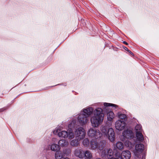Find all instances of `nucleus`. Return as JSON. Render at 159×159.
Instances as JSON below:
<instances>
[{"instance_id":"9","label":"nucleus","mask_w":159,"mask_h":159,"mask_svg":"<svg viewBox=\"0 0 159 159\" xmlns=\"http://www.w3.org/2000/svg\"><path fill=\"white\" fill-rule=\"evenodd\" d=\"M78 121L80 124L79 125L83 126L85 124L88 120V118L83 114H80L78 118Z\"/></svg>"},{"instance_id":"8","label":"nucleus","mask_w":159,"mask_h":159,"mask_svg":"<svg viewBox=\"0 0 159 159\" xmlns=\"http://www.w3.org/2000/svg\"><path fill=\"white\" fill-rule=\"evenodd\" d=\"M68 149H65L62 152L59 151L56 152L55 154V157L56 159H61L64 156H67L69 153Z\"/></svg>"},{"instance_id":"7","label":"nucleus","mask_w":159,"mask_h":159,"mask_svg":"<svg viewBox=\"0 0 159 159\" xmlns=\"http://www.w3.org/2000/svg\"><path fill=\"white\" fill-rule=\"evenodd\" d=\"M144 149V146L143 144H136L135 147V149L134 151V153L135 156L138 158L139 157L140 154L141 153Z\"/></svg>"},{"instance_id":"20","label":"nucleus","mask_w":159,"mask_h":159,"mask_svg":"<svg viewBox=\"0 0 159 159\" xmlns=\"http://www.w3.org/2000/svg\"><path fill=\"white\" fill-rule=\"evenodd\" d=\"M136 136L138 141L140 142H143V141L144 139L142 132L136 133Z\"/></svg>"},{"instance_id":"29","label":"nucleus","mask_w":159,"mask_h":159,"mask_svg":"<svg viewBox=\"0 0 159 159\" xmlns=\"http://www.w3.org/2000/svg\"><path fill=\"white\" fill-rule=\"evenodd\" d=\"M127 51L131 54L133 55V53L130 51L128 50Z\"/></svg>"},{"instance_id":"28","label":"nucleus","mask_w":159,"mask_h":159,"mask_svg":"<svg viewBox=\"0 0 159 159\" xmlns=\"http://www.w3.org/2000/svg\"><path fill=\"white\" fill-rule=\"evenodd\" d=\"M119 118L122 119H125L126 117V115L123 114H120L118 115Z\"/></svg>"},{"instance_id":"21","label":"nucleus","mask_w":159,"mask_h":159,"mask_svg":"<svg viewBox=\"0 0 159 159\" xmlns=\"http://www.w3.org/2000/svg\"><path fill=\"white\" fill-rule=\"evenodd\" d=\"M59 145L62 147H65L68 145V144L67 141L65 139H61L58 142Z\"/></svg>"},{"instance_id":"30","label":"nucleus","mask_w":159,"mask_h":159,"mask_svg":"<svg viewBox=\"0 0 159 159\" xmlns=\"http://www.w3.org/2000/svg\"><path fill=\"white\" fill-rule=\"evenodd\" d=\"M123 48H124V49H125V50L128 51V49L126 47H124Z\"/></svg>"},{"instance_id":"19","label":"nucleus","mask_w":159,"mask_h":159,"mask_svg":"<svg viewBox=\"0 0 159 159\" xmlns=\"http://www.w3.org/2000/svg\"><path fill=\"white\" fill-rule=\"evenodd\" d=\"M115 117L113 112L110 111L107 113V118L109 121H112Z\"/></svg>"},{"instance_id":"26","label":"nucleus","mask_w":159,"mask_h":159,"mask_svg":"<svg viewBox=\"0 0 159 159\" xmlns=\"http://www.w3.org/2000/svg\"><path fill=\"white\" fill-rule=\"evenodd\" d=\"M89 143V141L88 139H85L83 142V144L85 146H87Z\"/></svg>"},{"instance_id":"31","label":"nucleus","mask_w":159,"mask_h":159,"mask_svg":"<svg viewBox=\"0 0 159 159\" xmlns=\"http://www.w3.org/2000/svg\"><path fill=\"white\" fill-rule=\"evenodd\" d=\"M145 159V156L144 155H143L142 156V159Z\"/></svg>"},{"instance_id":"23","label":"nucleus","mask_w":159,"mask_h":159,"mask_svg":"<svg viewBox=\"0 0 159 159\" xmlns=\"http://www.w3.org/2000/svg\"><path fill=\"white\" fill-rule=\"evenodd\" d=\"M80 140H78L77 139H73L70 142V145L73 147H77L78 146L79 144V141Z\"/></svg>"},{"instance_id":"14","label":"nucleus","mask_w":159,"mask_h":159,"mask_svg":"<svg viewBox=\"0 0 159 159\" xmlns=\"http://www.w3.org/2000/svg\"><path fill=\"white\" fill-rule=\"evenodd\" d=\"M124 145L123 143L121 142H118L114 146V149H117L121 150L123 149Z\"/></svg>"},{"instance_id":"11","label":"nucleus","mask_w":159,"mask_h":159,"mask_svg":"<svg viewBox=\"0 0 159 159\" xmlns=\"http://www.w3.org/2000/svg\"><path fill=\"white\" fill-rule=\"evenodd\" d=\"M124 138L128 139H130L134 137V134L132 131L130 130H126L122 133Z\"/></svg>"},{"instance_id":"22","label":"nucleus","mask_w":159,"mask_h":159,"mask_svg":"<svg viewBox=\"0 0 159 159\" xmlns=\"http://www.w3.org/2000/svg\"><path fill=\"white\" fill-rule=\"evenodd\" d=\"M51 148L52 150L54 151H58L60 150V148L59 146L58 145L55 144H53L52 145Z\"/></svg>"},{"instance_id":"33","label":"nucleus","mask_w":159,"mask_h":159,"mask_svg":"<svg viewBox=\"0 0 159 159\" xmlns=\"http://www.w3.org/2000/svg\"><path fill=\"white\" fill-rule=\"evenodd\" d=\"M63 159H70L68 157H66L65 158H64Z\"/></svg>"},{"instance_id":"25","label":"nucleus","mask_w":159,"mask_h":159,"mask_svg":"<svg viewBox=\"0 0 159 159\" xmlns=\"http://www.w3.org/2000/svg\"><path fill=\"white\" fill-rule=\"evenodd\" d=\"M125 145L128 147H129V148H132L133 144L131 142H130L129 140H126L125 142Z\"/></svg>"},{"instance_id":"16","label":"nucleus","mask_w":159,"mask_h":159,"mask_svg":"<svg viewBox=\"0 0 159 159\" xmlns=\"http://www.w3.org/2000/svg\"><path fill=\"white\" fill-rule=\"evenodd\" d=\"M92 157V153L90 151L87 150L84 152V157L85 159H91Z\"/></svg>"},{"instance_id":"27","label":"nucleus","mask_w":159,"mask_h":159,"mask_svg":"<svg viewBox=\"0 0 159 159\" xmlns=\"http://www.w3.org/2000/svg\"><path fill=\"white\" fill-rule=\"evenodd\" d=\"M104 105L106 107L113 106L115 107H117V106L115 104L110 103H104Z\"/></svg>"},{"instance_id":"6","label":"nucleus","mask_w":159,"mask_h":159,"mask_svg":"<svg viewBox=\"0 0 159 159\" xmlns=\"http://www.w3.org/2000/svg\"><path fill=\"white\" fill-rule=\"evenodd\" d=\"M74 132L76 139L79 140L84 139L86 135L84 129L82 127L75 129L74 130Z\"/></svg>"},{"instance_id":"17","label":"nucleus","mask_w":159,"mask_h":159,"mask_svg":"<svg viewBox=\"0 0 159 159\" xmlns=\"http://www.w3.org/2000/svg\"><path fill=\"white\" fill-rule=\"evenodd\" d=\"M114 151L113 154L114 153V156L116 157L115 158L118 159H122V155L121 153L117 149H114Z\"/></svg>"},{"instance_id":"3","label":"nucleus","mask_w":159,"mask_h":159,"mask_svg":"<svg viewBox=\"0 0 159 159\" xmlns=\"http://www.w3.org/2000/svg\"><path fill=\"white\" fill-rule=\"evenodd\" d=\"M101 130L103 134L107 137L111 142H113L115 139V133L112 128H108L103 126L101 128Z\"/></svg>"},{"instance_id":"18","label":"nucleus","mask_w":159,"mask_h":159,"mask_svg":"<svg viewBox=\"0 0 159 159\" xmlns=\"http://www.w3.org/2000/svg\"><path fill=\"white\" fill-rule=\"evenodd\" d=\"M106 142L105 141H100L99 143H98V148L100 150H102L105 146Z\"/></svg>"},{"instance_id":"35","label":"nucleus","mask_w":159,"mask_h":159,"mask_svg":"<svg viewBox=\"0 0 159 159\" xmlns=\"http://www.w3.org/2000/svg\"><path fill=\"white\" fill-rule=\"evenodd\" d=\"M53 139L55 140L56 139L54 138Z\"/></svg>"},{"instance_id":"34","label":"nucleus","mask_w":159,"mask_h":159,"mask_svg":"<svg viewBox=\"0 0 159 159\" xmlns=\"http://www.w3.org/2000/svg\"><path fill=\"white\" fill-rule=\"evenodd\" d=\"M95 159H102L100 158H95Z\"/></svg>"},{"instance_id":"24","label":"nucleus","mask_w":159,"mask_h":159,"mask_svg":"<svg viewBox=\"0 0 159 159\" xmlns=\"http://www.w3.org/2000/svg\"><path fill=\"white\" fill-rule=\"evenodd\" d=\"M135 130L136 133L142 132L143 129L141 126L140 125H137L135 127Z\"/></svg>"},{"instance_id":"13","label":"nucleus","mask_w":159,"mask_h":159,"mask_svg":"<svg viewBox=\"0 0 159 159\" xmlns=\"http://www.w3.org/2000/svg\"><path fill=\"white\" fill-rule=\"evenodd\" d=\"M121 154L122 159H130L131 156L130 152L129 151H124L121 153Z\"/></svg>"},{"instance_id":"1","label":"nucleus","mask_w":159,"mask_h":159,"mask_svg":"<svg viewBox=\"0 0 159 159\" xmlns=\"http://www.w3.org/2000/svg\"><path fill=\"white\" fill-rule=\"evenodd\" d=\"M93 112V116L91 119V122L93 126L97 127L103 122L104 115L102 108H98L93 111V109L91 107L84 109L83 114L88 118Z\"/></svg>"},{"instance_id":"2","label":"nucleus","mask_w":159,"mask_h":159,"mask_svg":"<svg viewBox=\"0 0 159 159\" xmlns=\"http://www.w3.org/2000/svg\"><path fill=\"white\" fill-rule=\"evenodd\" d=\"M76 121L75 120L72 121L68 125L69 128L70 129L74 127H77L76 125L75 124ZM58 135L59 137H61L64 138H68L69 139H72L74 138L75 135L71 130H69V132L63 130L58 133Z\"/></svg>"},{"instance_id":"12","label":"nucleus","mask_w":159,"mask_h":159,"mask_svg":"<svg viewBox=\"0 0 159 159\" xmlns=\"http://www.w3.org/2000/svg\"><path fill=\"white\" fill-rule=\"evenodd\" d=\"M75 155L80 158L84 157V152L82 149H77L75 150L74 151Z\"/></svg>"},{"instance_id":"4","label":"nucleus","mask_w":159,"mask_h":159,"mask_svg":"<svg viewBox=\"0 0 159 159\" xmlns=\"http://www.w3.org/2000/svg\"><path fill=\"white\" fill-rule=\"evenodd\" d=\"M101 156L104 159H118L113 157V152L111 149L105 148L101 153Z\"/></svg>"},{"instance_id":"5","label":"nucleus","mask_w":159,"mask_h":159,"mask_svg":"<svg viewBox=\"0 0 159 159\" xmlns=\"http://www.w3.org/2000/svg\"><path fill=\"white\" fill-rule=\"evenodd\" d=\"M88 134L89 136L91 138L98 139L101 137L102 134L98 130L90 128L89 130Z\"/></svg>"},{"instance_id":"32","label":"nucleus","mask_w":159,"mask_h":159,"mask_svg":"<svg viewBox=\"0 0 159 159\" xmlns=\"http://www.w3.org/2000/svg\"><path fill=\"white\" fill-rule=\"evenodd\" d=\"M123 43H124L126 45H127L128 44V43L125 41H124Z\"/></svg>"},{"instance_id":"10","label":"nucleus","mask_w":159,"mask_h":159,"mask_svg":"<svg viewBox=\"0 0 159 159\" xmlns=\"http://www.w3.org/2000/svg\"><path fill=\"white\" fill-rule=\"evenodd\" d=\"M126 124L125 122L123 121L118 120L115 123L116 129L120 131L123 130Z\"/></svg>"},{"instance_id":"15","label":"nucleus","mask_w":159,"mask_h":159,"mask_svg":"<svg viewBox=\"0 0 159 159\" xmlns=\"http://www.w3.org/2000/svg\"><path fill=\"white\" fill-rule=\"evenodd\" d=\"M91 148L93 150H94L98 148V143L97 141L95 140H91L90 143Z\"/></svg>"}]
</instances>
